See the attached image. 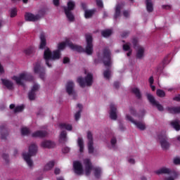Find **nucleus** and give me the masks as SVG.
<instances>
[{"label": "nucleus", "mask_w": 180, "mask_h": 180, "mask_svg": "<svg viewBox=\"0 0 180 180\" xmlns=\"http://www.w3.org/2000/svg\"><path fill=\"white\" fill-rule=\"evenodd\" d=\"M65 46L70 47L71 50H73V51H77V53H83L84 51V48H82V46L74 44L72 41H70L69 39H67L65 41L58 44V49L55 51H59V58L61 57V50H64V49H65Z\"/></svg>", "instance_id": "1"}, {"label": "nucleus", "mask_w": 180, "mask_h": 180, "mask_svg": "<svg viewBox=\"0 0 180 180\" xmlns=\"http://www.w3.org/2000/svg\"><path fill=\"white\" fill-rule=\"evenodd\" d=\"M44 59L45 60L46 65L49 68H51L50 61L60 60V52L59 51H53L52 53L50 48L46 47L44 51Z\"/></svg>", "instance_id": "2"}, {"label": "nucleus", "mask_w": 180, "mask_h": 180, "mask_svg": "<svg viewBox=\"0 0 180 180\" xmlns=\"http://www.w3.org/2000/svg\"><path fill=\"white\" fill-rule=\"evenodd\" d=\"M36 154H37V145L34 143L30 146L28 153L22 154L23 159L27 162L30 168L33 167V160H32V157L36 155Z\"/></svg>", "instance_id": "3"}, {"label": "nucleus", "mask_w": 180, "mask_h": 180, "mask_svg": "<svg viewBox=\"0 0 180 180\" xmlns=\"http://www.w3.org/2000/svg\"><path fill=\"white\" fill-rule=\"evenodd\" d=\"M75 8V2L72 1H69L68 2V7H64L65 14L66 15V18L68 19L69 22H74L75 20V17H74V14H72V11H74Z\"/></svg>", "instance_id": "4"}, {"label": "nucleus", "mask_w": 180, "mask_h": 180, "mask_svg": "<svg viewBox=\"0 0 180 180\" xmlns=\"http://www.w3.org/2000/svg\"><path fill=\"white\" fill-rule=\"evenodd\" d=\"M94 81V76L91 74H88L85 78L79 77L77 78V82L81 88H85V86H91Z\"/></svg>", "instance_id": "5"}, {"label": "nucleus", "mask_w": 180, "mask_h": 180, "mask_svg": "<svg viewBox=\"0 0 180 180\" xmlns=\"http://www.w3.org/2000/svg\"><path fill=\"white\" fill-rule=\"evenodd\" d=\"M12 79L15 81L18 85H23L22 81H33V76L32 75L22 73L19 75V77L13 76Z\"/></svg>", "instance_id": "6"}, {"label": "nucleus", "mask_w": 180, "mask_h": 180, "mask_svg": "<svg viewBox=\"0 0 180 180\" xmlns=\"http://www.w3.org/2000/svg\"><path fill=\"white\" fill-rule=\"evenodd\" d=\"M85 37L86 46L84 51L88 56H92V53H94V44H92L94 39L92 38V35L89 34H86Z\"/></svg>", "instance_id": "7"}, {"label": "nucleus", "mask_w": 180, "mask_h": 180, "mask_svg": "<svg viewBox=\"0 0 180 180\" xmlns=\"http://www.w3.org/2000/svg\"><path fill=\"white\" fill-rule=\"evenodd\" d=\"M103 63L105 67H110V64H112L110 50L108 48L104 49L103 51Z\"/></svg>", "instance_id": "8"}, {"label": "nucleus", "mask_w": 180, "mask_h": 180, "mask_svg": "<svg viewBox=\"0 0 180 180\" xmlns=\"http://www.w3.org/2000/svg\"><path fill=\"white\" fill-rule=\"evenodd\" d=\"M34 72L35 74H39L41 79H44L46 75V68L40 65V62H37L34 67Z\"/></svg>", "instance_id": "9"}, {"label": "nucleus", "mask_w": 180, "mask_h": 180, "mask_svg": "<svg viewBox=\"0 0 180 180\" xmlns=\"http://www.w3.org/2000/svg\"><path fill=\"white\" fill-rule=\"evenodd\" d=\"M155 174L157 175H162V174H168L169 175H174V178L178 176V173L175 171H172L167 167H162L158 170L155 171Z\"/></svg>", "instance_id": "10"}, {"label": "nucleus", "mask_w": 180, "mask_h": 180, "mask_svg": "<svg viewBox=\"0 0 180 180\" xmlns=\"http://www.w3.org/2000/svg\"><path fill=\"white\" fill-rule=\"evenodd\" d=\"M147 98L149 101L150 103L152 104V106H156L158 110H160V112L164 111V107L158 103V101H155V98L153 95L150 94H147Z\"/></svg>", "instance_id": "11"}, {"label": "nucleus", "mask_w": 180, "mask_h": 180, "mask_svg": "<svg viewBox=\"0 0 180 180\" xmlns=\"http://www.w3.org/2000/svg\"><path fill=\"white\" fill-rule=\"evenodd\" d=\"M87 139H88V150L89 154H94V151L95 148H94V136L92 135V132L90 131H87Z\"/></svg>", "instance_id": "12"}, {"label": "nucleus", "mask_w": 180, "mask_h": 180, "mask_svg": "<svg viewBox=\"0 0 180 180\" xmlns=\"http://www.w3.org/2000/svg\"><path fill=\"white\" fill-rule=\"evenodd\" d=\"M126 119H127V120H129V122H131V123L135 124V126L139 130H141V131L146 130V124L145 123H143L141 122H136V120H134L133 119V117L131 116H130L129 115H126Z\"/></svg>", "instance_id": "13"}, {"label": "nucleus", "mask_w": 180, "mask_h": 180, "mask_svg": "<svg viewBox=\"0 0 180 180\" xmlns=\"http://www.w3.org/2000/svg\"><path fill=\"white\" fill-rule=\"evenodd\" d=\"M158 139L160 140V143L162 150H168V148H169V143H168V141H167L168 140V139L167 138V135H158Z\"/></svg>", "instance_id": "14"}, {"label": "nucleus", "mask_w": 180, "mask_h": 180, "mask_svg": "<svg viewBox=\"0 0 180 180\" xmlns=\"http://www.w3.org/2000/svg\"><path fill=\"white\" fill-rule=\"evenodd\" d=\"M74 86L75 85L74 84V82L72 81H69L66 84L65 88H66V92L68 95H72V96H75L77 94L75 93V91L74 90Z\"/></svg>", "instance_id": "15"}, {"label": "nucleus", "mask_w": 180, "mask_h": 180, "mask_svg": "<svg viewBox=\"0 0 180 180\" xmlns=\"http://www.w3.org/2000/svg\"><path fill=\"white\" fill-rule=\"evenodd\" d=\"M73 168L77 175H82V174H83L84 172V167H82V163L79 161H75L73 162Z\"/></svg>", "instance_id": "16"}, {"label": "nucleus", "mask_w": 180, "mask_h": 180, "mask_svg": "<svg viewBox=\"0 0 180 180\" xmlns=\"http://www.w3.org/2000/svg\"><path fill=\"white\" fill-rule=\"evenodd\" d=\"M84 165L85 167V175L89 176V175H91V172L92 171V163L89 159H84Z\"/></svg>", "instance_id": "17"}, {"label": "nucleus", "mask_w": 180, "mask_h": 180, "mask_svg": "<svg viewBox=\"0 0 180 180\" xmlns=\"http://www.w3.org/2000/svg\"><path fill=\"white\" fill-rule=\"evenodd\" d=\"M40 18V15L37 14L34 15L32 13H27L25 15V19L27 22H37Z\"/></svg>", "instance_id": "18"}, {"label": "nucleus", "mask_w": 180, "mask_h": 180, "mask_svg": "<svg viewBox=\"0 0 180 180\" xmlns=\"http://www.w3.org/2000/svg\"><path fill=\"white\" fill-rule=\"evenodd\" d=\"M40 86L39 84H34L31 91L28 93V98L30 101H34L36 99V91H39Z\"/></svg>", "instance_id": "19"}, {"label": "nucleus", "mask_w": 180, "mask_h": 180, "mask_svg": "<svg viewBox=\"0 0 180 180\" xmlns=\"http://www.w3.org/2000/svg\"><path fill=\"white\" fill-rule=\"evenodd\" d=\"M110 117L112 120H116L117 119V114L116 113L117 108L115 104L111 103L110 105Z\"/></svg>", "instance_id": "20"}, {"label": "nucleus", "mask_w": 180, "mask_h": 180, "mask_svg": "<svg viewBox=\"0 0 180 180\" xmlns=\"http://www.w3.org/2000/svg\"><path fill=\"white\" fill-rule=\"evenodd\" d=\"M0 134L1 140H6V137H8L9 132L8 131V129L6 125L0 126Z\"/></svg>", "instance_id": "21"}, {"label": "nucleus", "mask_w": 180, "mask_h": 180, "mask_svg": "<svg viewBox=\"0 0 180 180\" xmlns=\"http://www.w3.org/2000/svg\"><path fill=\"white\" fill-rule=\"evenodd\" d=\"M39 39L41 40L39 49L41 50H44V49H46V46H47V40L46 39V35L44 33H41Z\"/></svg>", "instance_id": "22"}, {"label": "nucleus", "mask_w": 180, "mask_h": 180, "mask_svg": "<svg viewBox=\"0 0 180 180\" xmlns=\"http://www.w3.org/2000/svg\"><path fill=\"white\" fill-rule=\"evenodd\" d=\"M1 82L8 91L13 90V82H12V81L6 79H1Z\"/></svg>", "instance_id": "23"}, {"label": "nucleus", "mask_w": 180, "mask_h": 180, "mask_svg": "<svg viewBox=\"0 0 180 180\" xmlns=\"http://www.w3.org/2000/svg\"><path fill=\"white\" fill-rule=\"evenodd\" d=\"M41 146L43 147V148H54L56 143L51 141H44L41 143Z\"/></svg>", "instance_id": "24"}, {"label": "nucleus", "mask_w": 180, "mask_h": 180, "mask_svg": "<svg viewBox=\"0 0 180 180\" xmlns=\"http://www.w3.org/2000/svg\"><path fill=\"white\" fill-rule=\"evenodd\" d=\"M46 136H47V131H37L32 134V137H39L40 139H43Z\"/></svg>", "instance_id": "25"}, {"label": "nucleus", "mask_w": 180, "mask_h": 180, "mask_svg": "<svg viewBox=\"0 0 180 180\" xmlns=\"http://www.w3.org/2000/svg\"><path fill=\"white\" fill-rule=\"evenodd\" d=\"M167 110L172 115H178L180 113V106L179 107H167Z\"/></svg>", "instance_id": "26"}, {"label": "nucleus", "mask_w": 180, "mask_h": 180, "mask_svg": "<svg viewBox=\"0 0 180 180\" xmlns=\"http://www.w3.org/2000/svg\"><path fill=\"white\" fill-rule=\"evenodd\" d=\"M54 165H56V162L54 160L49 161L44 167V171H50L54 168Z\"/></svg>", "instance_id": "27"}, {"label": "nucleus", "mask_w": 180, "mask_h": 180, "mask_svg": "<svg viewBox=\"0 0 180 180\" xmlns=\"http://www.w3.org/2000/svg\"><path fill=\"white\" fill-rule=\"evenodd\" d=\"M59 127L61 129H65L68 130V131H71L72 130V125L67 123H60L59 124Z\"/></svg>", "instance_id": "28"}, {"label": "nucleus", "mask_w": 180, "mask_h": 180, "mask_svg": "<svg viewBox=\"0 0 180 180\" xmlns=\"http://www.w3.org/2000/svg\"><path fill=\"white\" fill-rule=\"evenodd\" d=\"M93 169L94 171L95 178L99 179V178H101V175L102 174V169L101 167H94Z\"/></svg>", "instance_id": "29"}, {"label": "nucleus", "mask_w": 180, "mask_h": 180, "mask_svg": "<svg viewBox=\"0 0 180 180\" xmlns=\"http://www.w3.org/2000/svg\"><path fill=\"white\" fill-rule=\"evenodd\" d=\"M122 11V6L120 4H117L115 7V13L114 14V18L117 19L120 16V12Z\"/></svg>", "instance_id": "30"}, {"label": "nucleus", "mask_w": 180, "mask_h": 180, "mask_svg": "<svg viewBox=\"0 0 180 180\" xmlns=\"http://www.w3.org/2000/svg\"><path fill=\"white\" fill-rule=\"evenodd\" d=\"M144 57V48L141 47L138 49L136 52V58L141 60Z\"/></svg>", "instance_id": "31"}, {"label": "nucleus", "mask_w": 180, "mask_h": 180, "mask_svg": "<svg viewBox=\"0 0 180 180\" xmlns=\"http://www.w3.org/2000/svg\"><path fill=\"white\" fill-rule=\"evenodd\" d=\"M132 94H134L137 99H141V92L139 88L135 87L131 89Z\"/></svg>", "instance_id": "32"}, {"label": "nucleus", "mask_w": 180, "mask_h": 180, "mask_svg": "<svg viewBox=\"0 0 180 180\" xmlns=\"http://www.w3.org/2000/svg\"><path fill=\"white\" fill-rule=\"evenodd\" d=\"M94 13H95V10H86L84 11V18L86 19H89L94 16Z\"/></svg>", "instance_id": "33"}, {"label": "nucleus", "mask_w": 180, "mask_h": 180, "mask_svg": "<svg viewBox=\"0 0 180 180\" xmlns=\"http://www.w3.org/2000/svg\"><path fill=\"white\" fill-rule=\"evenodd\" d=\"M146 9L149 13H151L154 11V8L153 7V2H151V0H146Z\"/></svg>", "instance_id": "34"}, {"label": "nucleus", "mask_w": 180, "mask_h": 180, "mask_svg": "<svg viewBox=\"0 0 180 180\" xmlns=\"http://www.w3.org/2000/svg\"><path fill=\"white\" fill-rule=\"evenodd\" d=\"M77 144L79 147L80 153H84V139H82L81 137H79L77 139Z\"/></svg>", "instance_id": "35"}, {"label": "nucleus", "mask_w": 180, "mask_h": 180, "mask_svg": "<svg viewBox=\"0 0 180 180\" xmlns=\"http://www.w3.org/2000/svg\"><path fill=\"white\" fill-rule=\"evenodd\" d=\"M170 124H171L172 127H173V129H176V131H179L180 124L177 120L172 121Z\"/></svg>", "instance_id": "36"}, {"label": "nucleus", "mask_w": 180, "mask_h": 180, "mask_svg": "<svg viewBox=\"0 0 180 180\" xmlns=\"http://www.w3.org/2000/svg\"><path fill=\"white\" fill-rule=\"evenodd\" d=\"M34 46H30L24 51V53L25 54H26V56H30L31 54H33V53H34Z\"/></svg>", "instance_id": "37"}, {"label": "nucleus", "mask_w": 180, "mask_h": 180, "mask_svg": "<svg viewBox=\"0 0 180 180\" xmlns=\"http://www.w3.org/2000/svg\"><path fill=\"white\" fill-rule=\"evenodd\" d=\"M112 34L111 30H105L101 32V35L103 37H109Z\"/></svg>", "instance_id": "38"}, {"label": "nucleus", "mask_w": 180, "mask_h": 180, "mask_svg": "<svg viewBox=\"0 0 180 180\" xmlns=\"http://www.w3.org/2000/svg\"><path fill=\"white\" fill-rule=\"evenodd\" d=\"M169 61H171V55H167L162 60L163 67L169 64Z\"/></svg>", "instance_id": "39"}, {"label": "nucleus", "mask_w": 180, "mask_h": 180, "mask_svg": "<svg viewBox=\"0 0 180 180\" xmlns=\"http://www.w3.org/2000/svg\"><path fill=\"white\" fill-rule=\"evenodd\" d=\"M66 140H67V131H62L60 134V141H66Z\"/></svg>", "instance_id": "40"}, {"label": "nucleus", "mask_w": 180, "mask_h": 180, "mask_svg": "<svg viewBox=\"0 0 180 180\" xmlns=\"http://www.w3.org/2000/svg\"><path fill=\"white\" fill-rule=\"evenodd\" d=\"M21 134L22 136H27L30 134V130H29L27 127H23L21 129Z\"/></svg>", "instance_id": "41"}, {"label": "nucleus", "mask_w": 180, "mask_h": 180, "mask_svg": "<svg viewBox=\"0 0 180 180\" xmlns=\"http://www.w3.org/2000/svg\"><path fill=\"white\" fill-rule=\"evenodd\" d=\"M156 95H158L159 98H164L165 97V91L162 89H158L156 91Z\"/></svg>", "instance_id": "42"}, {"label": "nucleus", "mask_w": 180, "mask_h": 180, "mask_svg": "<svg viewBox=\"0 0 180 180\" xmlns=\"http://www.w3.org/2000/svg\"><path fill=\"white\" fill-rule=\"evenodd\" d=\"M18 15V10L15 8H11L10 10L11 18H15Z\"/></svg>", "instance_id": "43"}, {"label": "nucleus", "mask_w": 180, "mask_h": 180, "mask_svg": "<svg viewBox=\"0 0 180 180\" xmlns=\"http://www.w3.org/2000/svg\"><path fill=\"white\" fill-rule=\"evenodd\" d=\"M23 109H25V105H18L14 109V113H18L19 112H23Z\"/></svg>", "instance_id": "44"}, {"label": "nucleus", "mask_w": 180, "mask_h": 180, "mask_svg": "<svg viewBox=\"0 0 180 180\" xmlns=\"http://www.w3.org/2000/svg\"><path fill=\"white\" fill-rule=\"evenodd\" d=\"M129 112L131 115H132V116H134L135 117H137V116H139V114H137L136 109H134L133 107L129 108Z\"/></svg>", "instance_id": "45"}, {"label": "nucleus", "mask_w": 180, "mask_h": 180, "mask_svg": "<svg viewBox=\"0 0 180 180\" xmlns=\"http://www.w3.org/2000/svg\"><path fill=\"white\" fill-rule=\"evenodd\" d=\"M103 75H104V78H106L107 79H110V70H105L104 72H103Z\"/></svg>", "instance_id": "46"}, {"label": "nucleus", "mask_w": 180, "mask_h": 180, "mask_svg": "<svg viewBox=\"0 0 180 180\" xmlns=\"http://www.w3.org/2000/svg\"><path fill=\"white\" fill-rule=\"evenodd\" d=\"M81 112H82V110H78L75 115V120H76V122H78V120L80 119L81 117Z\"/></svg>", "instance_id": "47"}, {"label": "nucleus", "mask_w": 180, "mask_h": 180, "mask_svg": "<svg viewBox=\"0 0 180 180\" xmlns=\"http://www.w3.org/2000/svg\"><path fill=\"white\" fill-rule=\"evenodd\" d=\"M96 2L98 8H103V2L102 1V0H96Z\"/></svg>", "instance_id": "48"}, {"label": "nucleus", "mask_w": 180, "mask_h": 180, "mask_svg": "<svg viewBox=\"0 0 180 180\" xmlns=\"http://www.w3.org/2000/svg\"><path fill=\"white\" fill-rule=\"evenodd\" d=\"M2 158L5 160L6 162H9V155L4 153L2 155Z\"/></svg>", "instance_id": "49"}, {"label": "nucleus", "mask_w": 180, "mask_h": 180, "mask_svg": "<svg viewBox=\"0 0 180 180\" xmlns=\"http://www.w3.org/2000/svg\"><path fill=\"white\" fill-rule=\"evenodd\" d=\"M122 48L124 51H130V46L128 45L127 44H124Z\"/></svg>", "instance_id": "50"}, {"label": "nucleus", "mask_w": 180, "mask_h": 180, "mask_svg": "<svg viewBox=\"0 0 180 180\" xmlns=\"http://www.w3.org/2000/svg\"><path fill=\"white\" fill-rule=\"evenodd\" d=\"M129 34H130V32L129 31H124L121 34V37H127L129 36Z\"/></svg>", "instance_id": "51"}, {"label": "nucleus", "mask_w": 180, "mask_h": 180, "mask_svg": "<svg viewBox=\"0 0 180 180\" xmlns=\"http://www.w3.org/2000/svg\"><path fill=\"white\" fill-rule=\"evenodd\" d=\"M111 145L112 147H115L116 145V143H117V141L116 140V138L113 137L110 141Z\"/></svg>", "instance_id": "52"}, {"label": "nucleus", "mask_w": 180, "mask_h": 180, "mask_svg": "<svg viewBox=\"0 0 180 180\" xmlns=\"http://www.w3.org/2000/svg\"><path fill=\"white\" fill-rule=\"evenodd\" d=\"M62 151L64 154H67L68 153H70V148L68 147H65L62 149Z\"/></svg>", "instance_id": "53"}, {"label": "nucleus", "mask_w": 180, "mask_h": 180, "mask_svg": "<svg viewBox=\"0 0 180 180\" xmlns=\"http://www.w3.org/2000/svg\"><path fill=\"white\" fill-rule=\"evenodd\" d=\"M174 164H175V165H179L180 164V158H176L174 160Z\"/></svg>", "instance_id": "54"}, {"label": "nucleus", "mask_w": 180, "mask_h": 180, "mask_svg": "<svg viewBox=\"0 0 180 180\" xmlns=\"http://www.w3.org/2000/svg\"><path fill=\"white\" fill-rule=\"evenodd\" d=\"M113 86L115 89H119V86H120V83H119V82H115Z\"/></svg>", "instance_id": "55"}, {"label": "nucleus", "mask_w": 180, "mask_h": 180, "mask_svg": "<svg viewBox=\"0 0 180 180\" xmlns=\"http://www.w3.org/2000/svg\"><path fill=\"white\" fill-rule=\"evenodd\" d=\"M70 63V58L65 57L63 58V64H68Z\"/></svg>", "instance_id": "56"}, {"label": "nucleus", "mask_w": 180, "mask_h": 180, "mask_svg": "<svg viewBox=\"0 0 180 180\" xmlns=\"http://www.w3.org/2000/svg\"><path fill=\"white\" fill-rule=\"evenodd\" d=\"M137 43H138L137 39L134 38V39H132V44H133L135 47H136V46H137Z\"/></svg>", "instance_id": "57"}, {"label": "nucleus", "mask_w": 180, "mask_h": 180, "mask_svg": "<svg viewBox=\"0 0 180 180\" xmlns=\"http://www.w3.org/2000/svg\"><path fill=\"white\" fill-rule=\"evenodd\" d=\"M173 101H176V102H180V94L178 96H176L174 98Z\"/></svg>", "instance_id": "58"}, {"label": "nucleus", "mask_w": 180, "mask_h": 180, "mask_svg": "<svg viewBox=\"0 0 180 180\" xmlns=\"http://www.w3.org/2000/svg\"><path fill=\"white\" fill-rule=\"evenodd\" d=\"M149 83H150V85H153V84H154V77L151 76L149 78Z\"/></svg>", "instance_id": "59"}, {"label": "nucleus", "mask_w": 180, "mask_h": 180, "mask_svg": "<svg viewBox=\"0 0 180 180\" xmlns=\"http://www.w3.org/2000/svg\"><path fill=\"white\" fill-rule=\"evenodd\" d=\"M53 2L55 6H58L60 5V0H53Z\"/></svg>", "instance_id": "60"}, {"label": "nucleus", "mask_w": 180, "mask_h": 180, "mask_svg": "<svg viewBox=\"0 0 180 180\" xmlns=\"http://www.w3.org/2000/svg\"><path fill=\"white\" fill-rule=\"evenodd\" d=\"M82 9H83V11H84V12L86 11H87L86 10V4H85V3H82Z\"/></svg>", "instance_id": "61"}, {"label": "nucleus", "mask_w": 180, "mask_h": 180, "mask_svg": "<svg viewBox=\"0 0 180 180\" xmlns=\"http://www.w3.org/2000/svg\"><path fill=\"white\" fill-rule=\"evenodd\" d=\"M60 172V169H58V168H56V169H55V170H54V174H55L56 175H59Z\"/></svg>", "instance_id": "62"}, {"label": "nucleus", "mask_w": 180, "mask_h": 180, "mask_svg": "<svg viewBox=\"0 0 180 180\" xmlns=\"http://www.w3.org/2000/svg\"><path fill=\"white\" fill-rule=\"evenodd\" d=\"M123 15L125 18H128L129 17V11H124L123 12Z\"/></svg>", "instance_id": "63"}, {"label": "nucleus", "mask_w": 180, "mask_h": 180, "mask_svg": "<svg viewBox=\"0 0 180 180\" xmlns=\"http://www.w3.org/2000/svg\"><path fill=\"white\" fill-rule=\"evenodd\" d=\"M172 176L167 177L166 179V180H175V178H176V177H175L173 174H172Z\"/></svg>", "instance_id": "64"}]
</instances>
